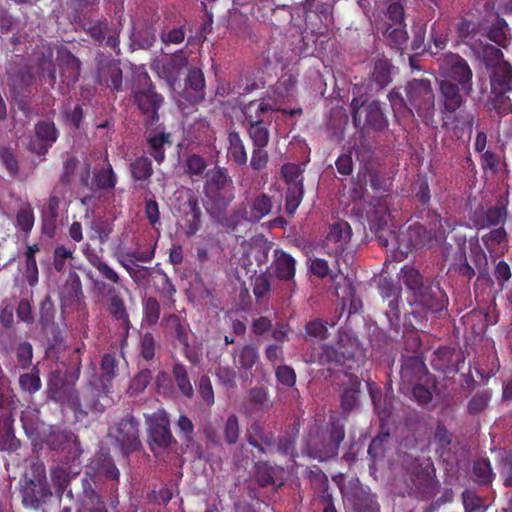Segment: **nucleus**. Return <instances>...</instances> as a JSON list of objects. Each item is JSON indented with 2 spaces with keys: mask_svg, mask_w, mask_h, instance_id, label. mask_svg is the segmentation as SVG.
Wrapping results in <instances>:
<instances>
[{
  "mask_svg": "<svg viewBox=\"0 0 512 512\" xmlns=\"http://www.w3.org/2000/svg\"><path fill=\"white\" fill-rule=\"evenodd\" d=\"M352 120L356 128H360L359 142L356 143L357 150H369V131L383 132L388 128L389 122L384 115L381 103L373 100L368 103L361 102L354 98L351 102Z\"/></svg>",
  "mask_w": 512,
  "mask_h": 512,
  "instance_id": "obj_1",
  "label": "nucleus"
},
{
  "mask_svg": "<svg viewBox=\"0 0 512 512\" xmlns=\"http://www.w3.org/2000/svg\"><path fill=\"white\" fill-rule=\"evenodd\" d=\"M344 437V424L331 416L329 428H311L307 441L309 455L319 461L333 458L337 455L338 448Z\"/></svg>",
  "mask_w": 512,
  "mask_h": 512,
  "instance_id": "obj_2",
  "label": "nucleus"
},
{
  "mask_svg": "<svg viewBox=\"0 0 512 512\" xmlns=\"http://www.w3.org/2000/svg\"><path fill=\"white\" fill-rule=\"evenodd\" d=\"M434 235L426 230L421 224L410 225L405 231L399 234L391 233V236L397 242V251L407 256L413 248H421L426 245H431L433 241L441 243L446 238V227L451 228L447 219H438L433 223Z\"/></svg>",
  "mask_w": 512,
  "mask_h": 512,
  "instance_id": "obj_3",
  "label": "nucleus"
},
{
  "mask_svg": "<svg viewBox=\"0 0 512 512\" xmlns=\"http://www.w3.org/2000/svg\"><path fill=\"white\" fill-rule=\"evenodd\" d=\"M80 373V363H77L76 369L69 374L57 365L49 378L48 394L49 397L61 404H66L70 409L75 412H82L87 414L82 408V404L77 391L74 389V384L78 380Z\"/></svg>",
  "mask_w": 512,
  "mask_h": 512,
  "instance_id": "obj_4",
  "label": "nucleus"
},
{
  "mask_svg": "<svg viewBox=\"0 0 512 512\" xmlns=\"http://www.w3.org/2000/svg\"><path fill=\"white\" fill-rule=\"evenodd\" d=\"M365 357L359 340L343 333L335 346L323 345L319 354L320 365L345 366L352 369L350 362H358Z\"/></svg>",
  "mask_w": 512,
  "mask_h": 512,
  "instance_id": "obj_5",
  "label": "nucleus"
},
{
  "mask_svg": "<svg viewBox=\"0 0 512 512\" xmlns=\"http://www.w3.org/2000/svg\"><path fill=\"white\" fill-rule=\"evenodd\" d=\"M407 102L410 105L408 113L413 115V110L426 125L434 121L435 95L430 80L413 79L405 86Z\"/></svg>",
  "mask_w": 512,
  "mask_h": 512,
  "instance_id": "obj_6",
  "label": "nucleus"
},
{
  "mask_svg": "<svg viewBox=\"0 0 512 512\" xmlns=\"http://www.w3.org/2000/svg\"><path fill=\"white\" fill-rule=\"evenodd\" d=\"M464 245L465 242H463V245H459L448 271L454 272L467 280H471L478 273L477 282L492 283L488 274V262L485 253L479 246L471 247V259L474 264V267H472L467 260Z\"/></svg>",
  "mask_w": 512,
  "mask_h": 512,
  "instance_id": "obj_7",
  "label": "nucleus"
},
{
  "mask_svg": "<svg viewBox=\"0 0 512 512\" xmlns=\"http://www.w3.org/2000/svg\"><path fill=\"white\" fill-rule=\"evenodd\" d=\"M438 71L441 80H450L460 85L465 95L473 91V72L468 62L458 54L445 53L438 59Z\"/></svg>",
  "mask_w": 512,
  "mask_h": 512,
  "instance_id": "obj_8",
  "label": "nucleus"
},
{
  "mask_svg": "<svg viewBox=\"0 0 512 512\" xmlns=\"http://www.w3.org/2000/svg\"><path fill=\"white\" fill-rule=\"evenodd\" d=\"M21 494L23 505L31 509H38L51 496L42 464L31 465L30 471L25 474Z\"/></svg>",
  "mask_w": 512,
  "mask_h": 512,
  "instance_id": "obj_9",
  "label": "nucleus"
},
{
  "mask_svg": "<svg viewBox=\"0 0 512 512\" xmlns=\"http://www.w3.org/2000/svg\"><path fill=\"white\" fill-rule=\"evenodd\" d=\"M143 82V87L134 91V98L145 117L144 124L147 127H153L159 121L158 110L162 106L163 97L154 91L147 76H143Z\"/></svg>",
  "mask_w": 512,
  "mask_h": 512,
  "instance_id": "obj_10",
  "label": "nucleus"
},
{
  "mask_svg": "<svg viewBox=\"0 0 512 512\" xmlns=\"http://www.w3.org/2000/svg\"><path fill=\"white\" fill-rule=\"evenodd\" d=\"M111 436L125 454L137 451L142 447L139 437V421L132 415H127L117 422L111 431Z\"/></svg>",
  "mask_w": 512,
  "mask_h": 512,
  "instance_id": "obj_11",
  "label": "nucleus"
},
{
  "mask_svg": "<svg viewBox=\"0 0 512 512\" xmlns=\"http://www.w3.org/2000/svg\"><path fill=\"white\" fill-rule=\"evenodd\" d=\"M245 200L246 202L239 205L235 214L239 219L245 220L251 224L260 222L272 211V199L264 192L258 193L251 198L246 196Z\"/></svg>",
  "mask_w": 512,
  "mask_h": 512,
  "instance_id": "obj_12",
  "label": "nucleus"
},
{
  "mask_svg": "<svg viewBox=\"0 0 512 512\" xmlns=\"http://www.w3.org/2000/svg\"><path fill=\"white\" fill-rule=\"evenodd\" d=\"M84 31L98 44L119 50L120 29L106 19L88 21L83 24Z\"/></svg>",
  "mask_w": 512,
  "mask_h": 512,
  "instance_id": "obj_13",
  "label": "nucleus"
},
{
  "mask_svg": "<svg viewBox=\"0 0 512 512\" xmlns=\"http://www.w3.org/2000/svg\"><path fill=\"white\" fill-rule=\"evenodd\" d=\"M46 443L52 450L61 452L67 461H76L82 454L77 436L69 431H51Z\"/></svg>",
  "mask_w": 512,
  "mask_h": 512,
  "instance_id": "obj_14",
  "label": "nucleus"
},
{
  "mask_svg": "<svg viewBox=\"0 0 512 512\" xmlns=\"http://www.w3.org/2000/svg\"><path fill=\"white\" fill-rule=\"evenodd\" d=\"M58 137L59 131L53 121H38L34 127V138L28 144V150L39 156L45 155Z\"/></svg>",
  "mask_w": 512,
  "mask_h": 512,
  "instance_id": "obj_15",
  "label": "nucleus"
},
{
  "mask_svg": "<svg viewBox=\"0 0 512 512\" xmlns=\"http://www.w3.org/2000/svg\"><path fill=\"white\" fill-rule=\"evenodd\" d=\"M169 420L166 413L161 412L157 415L149 427V439L151 450L167 449L176 443L169 428Z\"/></svg>",
  "mask_w": 512,
  "mask_h": 512,
  "instance_id": "obj_16",
  "label": "nucleus"
},
{
  "mask_svg": "<svg viewBox=\"0 0 512 512\" xmlns=\"http://www.w3.org/2000/svg\"><path fill=\"white\" fill-rule=\"evenodd\" d=\"M84 406L93 413H103L106 408L113 405L110 386L101 384H90L83 397Z\"/></svg>",
  "mask_w": 512,
  "mask_h": 512,
  "instance_id": "obj_17",
  "label": "nucleus"
},
{
  "mask_svg": "<svg viewBox=\"0 0 512 512\" xmlns=\"http://www.w3.org/2000/svg\"><path fill=\"white\" fill-rule=\"evenodd\" d=\"M351 236L352 230L347 222L338 221L332 224L324 241L326 252L335 256L341 254L347 248Z\"/></svg>",
  "mask_w": 512,
  "mask_h": 512,
  "instance_id": "obj_18",
  "label": "nucleus"
},
{
  "mask_svg": "<svg viewBox=\"0 0 512 512\" xmlns=\"http://www.w3.org/2000/svg\"><path fill=\"white\" fill-rule=\"evenodd\" d=\"M82 283L76 272H70L60 290L62 308H80L85 306Z\"/></svg>",
  "mask_w": 512,
  "mask_h": 512,
  "instance_id": "obj_19",
  "label": "nucleus"
},
{
  "mask_svg": "<svg viewBox=\"0 0 512 512\" xmlns=\"http://www.w3.org/2000/svg\"><path fill=\"white\" fill-rule=\"evenodd\" d=\"M34 82V76L29 68L23 67L13 72L9 76L10 93L18 102L19 109L26 112L25 98L29 94V87Z\"/></svg>",
  "mask_w": 512,
  "mask_h": 512,
  "instance_id": "obj_20",
  "label": "nucleus"
},
{
  "mask_svg": "<svg viewBox=\"0 0 512 512\" xmlns=\"http://www.w3.org/2000/svg\"><path fill=\"white\" fill-rule=\"evenodd\" d=\"M271 268L272 274L279 280L286 281L288 287L293 290L296 286V282L294 281L296 272L295 259L284 250L277 248L273 251Z\"/></svg>",
  "mask_w": 512,
  "mask_h": 512,
  "instance_id": "obj_21",
  "label": "nucleus"
},
{
  "mask_svg": "<svg viewBox=\"0 0 512 512\" xmlns=\"http://www.w3.org/2000/svg\"><path fill=\"white\" fill-rule=\"evenodd\" d=\"M241 111L244 115L243 125L271 122L270 112L280 111V107L271 103V99L261 98L245 104Z\"/></svg>",
  "mask_w": 512,
  "mask_h": 512,
  "instance_id": "obj_22",
  "label": "nucleus"
},
{
  "mask_svg": "<svg viewBox=\"0 0 512 512\" xmlns=\"http://www.w3.org/2000/svg\"><path fill=\"white\" fill-rule=\"evenodd\" d=\"M440 101L445 112L455 113L465 102L460 85L450 80H437Z\"/></svg>",
  "mask_w": 512,
  "mask_h": 512,
  "instance_id": "obj_23",
  "label": "nucleus"
},
{
  "mask_svg": "<svg viewBox=\"0 0 512 512\" xmlns=\"http://www.w3.org/2000/svg\"><path fill=\"white\" fill-rule=\"evenodd\" d=\"M207 200L204 204L206 212L217 223L228 226L227 209L232 201V196H225L219 191L207 190Z\"/></svg>",
  "mask_w": 512,
  "mask_h": 512,
  "instance_id": "obj_24",
  "label": "nucleus"
},
{
  "mask_svg": "<svg viewBox=\"0 0 512 512\" xmlns=\"http://www.w3.org/2000/svg\"><path fill=\"white\" fill-rule=\"evenodd\" d=\"M247 441L262 453L275 450L276 437L272 431L264 428L259 421H254L246 431Z\"/></svg>",
  "mask_w": 512,
  "mask_h": 512,
  "instance_id": "obj_25",
  "label": "nucleus"
},
{
  "mask_svg": "<svg viewBox=\"0 0 512 512\" xmlns=\"http://www.w3.org/2000/svg\"><path fill=\"white\" fill-rule=\"evenodd\" d=\"M57 60L62 82L68 87L74 85L80 76V60L68 50L58 51Z\"/></svg>",
  "mask_w": 512,
  "mask_h": 512,
  "instance_id": "obj_26",
  "label": "nucleus"
},
{
  "mask_svg": "<svg viewBox=\"0 0 512 512\" xmlns=\"http://www.w3.org/2000/svg\"><path fill=\"white\" fill-rule=\"evenodd\" d=\"M343 392L341 394V408L344 412L349 413L359 406V395L361 381L352 374H344L342 380Z\"/></svg>",
  "mask_w": 512,
  "mask_h": 512,
  "instance_id": "obj_27",
  "label": "nucleus"
},
{
  "mask_svg": "<svg viewBox=\"0 0 512 512\" xmlns=\"http://www.w3.org/2000/svg\"><path fill=\"white\" fill-rule=\"evenodd\" d=\"M462 354L450 347L438 348L432 358L435 369L444 373H455L459 370V363L462 361Z\"/></svg>",
  "mask_w": 512,
  "mask_h": 512,
  "instance_id": "obj_28",
  "label": "nucleus"
},
{
  "mask_svg": "<svg viewBox=\"0 0 512 512\" xmlns=\"http://www.w3.org/2000/svg\"><path fill=\"white\" fill-rule=\"evenodd\" d=\"M94 481L88 475L80 479V486L82 494L77 493L83 507L89 512H108L101 497L96 493L94 488Z\"/></svg>",
  "mask_w": 512,
  "mask_h": 512,
  "instance_id": "obj_29",
  "label": "nucleus"
},
{
  "mask_svg": "<svg viewBox=\"0 0 512 512\" xmlns=\"http://www.w3.org/2000/svg\"><path fill=\"white\" fill-rule=\"evenodd\" d=\"M507 216L504 200L498 201L496 206L487 209L481 213L475 212L474 223L479 228L497 226L502 224Z\"/></svg>",
  "mask_w": 512,
  "mask_h": 512,
  "instance_id": "obj_30",
  "label": "nucleus"
},
{
  "mask_svg": "<svg viewBox=\"0 0 512 512\" xmlns=\"http://www.w3.org/2000/svg\"><path fill=\"white\" fill-rule=\"evenodd\" d=\"M415 301L432 312L440 311L443 308L441 290L438 286L432 287L427 280L424 287L415 295Z\"/></svg>",
  "mask_w": 512,
  "mask_h": 512,
  "instance_id": "obj_31",
  "label": "nucleus"
},
{
  "mask_svg": "<svg viewBox=\"0 0 512 512\" xmlns=\"http://www.w3.org/2000/svg\"><path fill=\"white\" fill-rule=\"evenodd\" d=\"M491 89L512 91V66L507 61L497 62L490 73Z\"/></svg>",
  "mask_w": 512,
  "mask_h": 512,
  "instance_id": "obj_32",
  "label": "nucleus"
},
{
  "mask_svg": "<svg viewBox=\"0 0 512 512\" xmlns=\"http://www.w3.org/2000/svg\"><path fill=\"white\" fill-rule=\"evenodd\" d=\"M188 210L184 212V219L186 223L185 234L188 237L195 235L201 228V209L199 207L198 199L195 196H190L187 200Z\"/></svg>",
  "mask_w": 512,
  "mask_h": 512,
  "instance_id": "obj_33",
  "label": "nucleus"
},
{
  "mask_svg": "<svg viewBox=\"0 0 512 512\" xmlns=\"http://www.w3.org/2000/svg\"><path fill=\"white\" fill-rule=\"evenodd\" d=\"M244 412L251 415L256 412H264L269 409L267 393L263 388L254 387L247 392V402L243 407Z\"/></svg>",
  "mask_w": 512,
  "mask_h": 512,
  "instance_id": "obj_34",
  "label": "nucleus"
},
{
  "mask_svg": "<svg viewBox=\"0 0 512 512\" xmlns=\"http://www.w3.org/2000/svg\"><path fill=\"white\" fill-rule=\"evenodd\" d=\"M411 490L421 495H429L433 492L434 481L429 471V464L426 467H420L411 475Z\"/></svg>",
  "mask_w": 512,
  "mask_h": 512,
  "instance_id": "obj_35",
  "label": "nucleus"
},
{
  "mask_svg": "<svg viewBox=\"0 0 512 512\" xmlns=\"http://www.w3.org/2000/svg\"><path fill=\"white\" fill-rule=\"evenodd\" d=\"M393 66L386 58L375 60L371 72V80L378 85L379 89L386 87L391 82Z\"/></svg>",
  "mask_w": 512,
  "mask_h": 512,
  "instance_id": "obj_36",
  "label": "nucleus"
},
{
  "mask_svg": "<svg viewBox=\"0 0 512 512\" xmlns=\"http://www.w3.org/2000/svg\"><path fill=\"white\" fill-rule=\"evenodd\" d=\"M402 24H388L383 31L385 41L392 48L403 49L407 43L408 34Z\"/></svg>",
  "mask_w": 512,
  "mask_h": 512,
  "instance_id": "obj_37",
  "label": "nucleus"
},
{
  "mask_svg": "<svg viewBox=\"0 0 512 512\" xmlns=\"http://www.w3.org/2000/svg\"><path fill=\"white\" fill-rule=\"evenodd\" d=\"M186 88L190 89L194 101H202L205 98V79L200 69H190L186 78Z\"/></svg>",
  "mask_w": 512,
  "mask_h": 512,
  "instance_id": "obj_38",
  "label": "nucleus"
},
{
  "mask_svg": "<svg viewBox=\"0 0 512 512\" xmlns=\"http://www.w3.org/2000/svg\"><path fill=\"white\" fill-rule=\"evenodd\" d=\"M270 124L271 122L244 125L253 146L266 147L268 145L270 140Z\"/></svg>",
  "mask_w": 512,
  "mask_h": 512,
  "instance_id": "obj_39",
  "label": "nucleus"
},
{
  "mask_svg": "<svg viewBox=\"0 0 512 512\" xmlns=\"http://www.w3.org/2000/svg\"><path fill=\"white\" fill-rule=\"evenodd\" d=\"M399 281L405 285L407 289L412 291L413 295L419 292L427 283V280H423L419 271L409 265H406L401 269Z\"/></svg>",
  "mask_w": 512,
  "mask_h": 512,
  "instance_id": "obj_40",
  "label": "nucleus"
},
{
  "mask_svg": "<svg viewBox=\"0 0 512 512\" xmlns=\"http://www.w3.org/2000/svg\"><path fill=\"white\" fill-rule=\"evenodd\" d=\"M3 417V431H0V450H16L19 446V442L14 435L12 427L13 419L6 410Z\"/></svg>",
  "mask_w": 512,
  "mask_h": 512,
  "instance_id": "obj_41",
  "label": "nucleus"
},
{
  "mask_svg": "<svg viewBox=\"0 0 512 512\" xmlns=\"http://www.w3.org/2000/svg\"><path fill=\"white\" fill-rule=\"evenodd\" d=\"M170 134L165 132L150 133L148 136V144L150 147V154L153 158L161 163L164 160V146L171 145Z\"/></svg>",
  "mask_w": 512,
  "mask_h": 512,
  "instance_id": "obj_42",
  "label": "nucleus"
},
{
  "mask_svg": "<svg viewBox=\"0 0 512 512\" xmlns=\"http://www.w3.org/2000/svg\"><path fill=\"white\" fill-rule=\"evenodd\" d=\"M85 255L89 263L97 269L104 279L114 284L121 285V278L118 273L104 262L100 256L93 252H87Z\"/></svg>",
  "mask_w": 512,
  "mask_h": 512,
  "instance_id": "obj_43",
  "label": "nucleus"
},
{
  "mask_svg": "<svg viewBox=\"0 0 512 512\" xmlns=\"http://www.w3.org/2000/svg\"><path fill=\"white\" fill-rule=\"evenodd\" d=\"M509 90L491 89L489 95L490 109L494 110L498 115H506L512 109V103L507 95Z\"/></svg>",
  "mask_w": 512,
  "mask_h": 512,
  "instance_id": "obj_44",
  "label": "nucleus"
},
{
  "mask_svg": "<svg viewBox=\"0 0 512 512\" xmlns=\"http://www.w3.org/2000/svg\"><path fill=\"white\" fill-rule=\"evenodd\" d=\"M187 66V58L182 53H176L163 65V73L170 83L175 82L182 70Z\"/></svg>",
  "mask_w": 512,
  "mask_h": 512,
  "instance_id": "obj_45",
  "label": "nucleus"
},
{
  "mask_svg": "<svg viewBox=\"0 0 512 512\" xmlns=\"http://www.w3.org/2000/svg\"><path fill=\"white\" fill-rule=\"evenodd\" d=\"M228 141V152L231 155L233 161L237 165H245L247 163V153L240 134L236 131L229 132Z\"/></svg>",
  "mask_w": 512,
  "mask_h": 512,
  "instance_id": "obj_46",
  "label": "nucleus"
},
{
  "mask_svg": "<svg viewBox=\"0 0 512 512\" xmlns=\"http://www.w3.org/2000/svg\"><path fill=\"white\" fill-rule=\"evenodd\" d=\"M352 512H380L375 496L363 489L354 494Z\"/></svg>",
  "mask_w": 512,
  "mask_h": 512,
  "instance_id": "obj_47",
  "label": "nucleus"
},
{
  "mask_svg": "<svg viewBox=\"0 0 512 512\" xmlns=\"http://www.w3.org/2000/svg\"><path fill=\"white\" fill-rule=\"evenodd\" d=\"M206 184L204 187L205 192L207 190L219 191L226 186V184L230 181V177L228 176V172L225 168L215 167L212 170L208 171L206 174Z\"/></svg>",
  "mask_w": 512,
  "mask_h": 512,
  "instance_id": "obj_48",
  "label": "nucleus"
},
{
  "mask_svg": "<svg viewBox=\"0 0 512 512\" xmlns=\"http://www.w3.org/2000/svg\"><path fill=\"white\" fill-rule=\"evenodd\" d=\"M276 472L274 467L266 463H259L256 465L254 479L260 487L272 486L273 490H276L277 487L282 485V483H279L277 486L275 485Z\"/></svg>",
  "mask_w": 512,
  "mask_h": 512,
  "instance_id": "obj_49",
  "label": "nucleus"
},
{
  "mask_svg": "<svg viewBox=\"0 0 512 512\" xmlns=\"http://www.w3.org/2000/svg\"><path fill=\"white\" fill-rule=\"evenodd\" d=\"M51 481L59 494H62L69 485L77 484L76 479L64 466H56L51 470Z\"/></svg>",
  "mask_w": 512,
  "mask_h": 512,
  "instance_id": "obj_50",
  "label": "nucleus"
},
{
  "mask_svg": "<svg viewBox=\"0 0 512 512\" xmlns=\"http://www.w3.org/2000/svg\"><path fill=\"white\" fill-rule=\"evenodd\" d=\"M488 38L499 46L506 47L511 38L507 23L503 19L498 18L489 29Z\"/></svg>",
  "mask_w": 512,
  "mask_h": 512,
  "instance_id": "obj_51",
  "label": "nucleus"
},
{
  "mask_svg": "<svg viewBox=\"0 0 512 512\" xmlns=\"http://www.w3.org/2000/svg\"><path fill=\"white\" fill-rule=\"evenodd\" d=\"M173 378L180 392L187 398L194 394L193 386L189 380L187 371L182 364H175L172 370Z\"/></svg>",
  "mask_w": 512,
  "mask_h": 512,
  "instance_id": "obj_52",
  "label": "nucleus"
},
{
  "mask_svg": "<svg viewBox=\"0 0 512 512\" xmlns=\"http://www.w3.org/2000/svg\"><path fill=\"white\" fill-rule=\"evenodd\" d=\"M155 41V31L152 26L145 25L140 29L134 28L132 43L140 49L150 48Z\"/></svg>",
  "mask_w": 512,
  "mask_h": 512,
  "instance_id": "obj_53",
  "label": "nucleus"
},
{
  "mask_svg": "<svg viewBox=\"0 0 512 512\" xmlns=\"http://www.w3.org/2000/svg\"><path fill=\"white\" fill-rule=\"evenodd\" d=\"M108 310L111 315L121 321L123 325L128 328L129 317L125 307L124 300L117 294H113L108 298Z\"/></svg>",
  "mask_w": 512,
  "mask_h": 512,
  "instance_id": "obj_54",
  "label": "nucleus"
},
{
  "mask_svg": "<svg viewBox=\"0 0 512 512\" xmlns=\"http://www.w3.org/2000/svg\"><path fill=\"white\" fill-rule=\"evenodd\" d=\"M303 170L301 166L294 163H286L281 167V175L288 187H303Z\"/></svg>",
  "mask_w": 512,
  "mask_h": 512,
  "instance_id": "obj_55",
  "label": "nucleus"
},
{
  "mask_svg": "<svg viewBox=\"0 0 512 512\" xmlns=\"http://www.w3.org/2000/svg\"><path fill=\"white\" fill-rule=\"evenodd\" d=\"M152 379V372L149 369L140 370L131 380L127 393L130 396L141 394L149 385Z\"/></svg>",
  "mask_w": 512,
  "mask_h": 512,
  "instance_id": "obj_56",
  "label": "nucleus"
},
{
  "mask_svg": "<svg viewBox=\"0 0 512 512\" xmlns=\"http://www.w3.org/2000/svg\"><path fill=\"white\" fill-rule=\"evenodd\" d=\"M91 469L106 479L113 481H118L119 479V470L110 458L105 457L103 460L97 459L93 461Z\"/></svg>",
  "mask_w": 512,
  "mask_h": 512,
  "instance_id": "obj_57",
  "label": "nucleus"
},
{
  "mask_svg": "<svg viewBox=\"0 0 512 512\" xmlns=\"http://www.w3.org/2000/svg\"><path fill=\"white\" fill-rule=\"evenodd\" d=\"M473 476L478 484H490L494 476L490 462L487 459H479L475 461L473 465Z\"/></svg>",
  "mask_w": 512,
  "mask_h": 512,
  "instance_id": "obj_58",
  "label": "nucleus"
},
{
  "mask_svg": "<svg viewBox=\"0 0 512 512\" xmlns=\"http://www.w3.org/2000/svg\"><path fill=\"white\" fill-rule=\"evenodd\" d=\"M135 180H147L153 174L152 163L147 157H139L130 165Z\"/></svg>",
  "mask_w": 512,
  "mask_h": 512,
  "instance_id": "obj_59",
  "label": "nucleus"
},
{
  "mask_svg": "<svg viewBox=\"0 0 512 512\" xmlns=\"http://www.w3.org/2000/svg\"><path fill=\"white\" fill-rule=\"evenodd\" d=\"M19 385L21 389L29 394H34L41 388V380L39 370L33 367L30 373H24L19 377Z\"/></svg>",
  "mask_w": 512,
  "mask_h": 512,
  "instance_id": "obj_60",
  "label": "nucleus"
},
{
  "mask_svg": "<svg viewBox=\"0 0 512 512\" xmlns=\"http://www.w3.org/2000/svg\"><path fill=\"white\" fill-rule=\"evenodd\" d=\"M93 183L95 190L114 188L116 177L110 164H108L107 168H103L94 175Z\"/></svg>",
  "mask_w": 512,
  "mask_h": 512,
  "instance_id": "obj_61",
  "label": "nucleus"
},
{
  "mask_svg": "<svg viewBox=\"0 0 512 512\" xmlns=\"http://www.w3.org/2000/svg\"><path fill=\"white\" fill-rule=\"evenodd\" d=\"M434 440L443 452H451L454 447L453 435L443 424L437 425Z\"/></svg>",
  "mask_w": 512,
  "mask_h": 512,
  "instance_id": "obj_62",
  "label": "nucleus"
},
{
  "mask_svg": "<svg viewBox=\"0 0 512 512\" xmlns=\"http://www.w3.org/2000/svg\"><path fill=\"white\" fill-rule=\"evenodd\" d=\"M54 304L50 295H46L40 304V318L41 326L46 329L53 324L54 321Z\"/></svg>",
  "mask_w": 512,
  "mask_h": 512,
  "instance_id": "obj_63",
  "label": "nucleus"
},
{
  "mask_svg": "<svg viewBox=\"0 0 512 512\" xmlns=\"http://www.w3.org/2000/svg\"><path fill=\"white\" fill-rule=\"evenodd\" d=\"M257 360L258 352L257 349L252 345H245L238 353V364L242 369H251Z\"/></svg>",
  "mask_w": 512,
  "mask_h": 512,
  "instance_id": "obj_64",
  "label": "nucleus"
}]
</instances>
